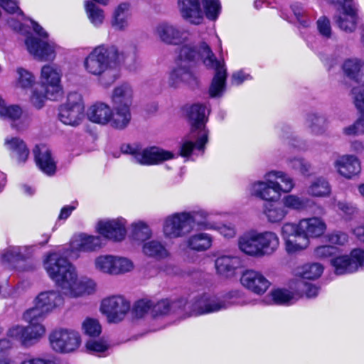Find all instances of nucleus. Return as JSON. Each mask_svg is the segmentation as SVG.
Returning a JSON list of instances; mask_svg holds the SVG:
<instances>
[{
	"mask_svg": "<svg viewBox=\"0 0 364 364\" xmlns=\"http://www.w3.org/2000/svg\"><path fill=\"white\" fill-rule=\"evenodd\" d=\"M317 30L321 36L324 38H330L332 29L330 20L326 16H321L316 22Z\"/></svg>",
	"mask_w": 364,
	"mask_h": 364,
	"instance_id": "58",
	"label": "nucleus"
},
{
	"mask_svg": "<svg viewBox=\"0 0 364 364\" xmlns=\"http://www.w3.org/2000/svg\"><path fill=\"white\" fill-rule=\"evenodd\" d=\"M263 213L271 223H279L287 215L288 210L278 203H266L263 206Z\"/></svg>",
	"mask_w": 364,
	"mask_h": 364,
	"instance_id": "43",
	"label": "nucleus"
},
{
	"mask_svg": "<svg viewBox=\"0 0 364 364\" xmlns=\"http://www.w3.org/2000/svg\"><path fill=\"white\" fill-rule=\"evenodd\" d=\"M43 267L65 296L77 299L92 295L97 290L94 279L80 276L76 267L58 252H51L45 256Z\"/></svg>",
	"mask_w": 364,
	"mask_h": 364,
	"instance_id": "2",
	"label": "nucleus"
},
{
	"mask_svg": "<svg viewBox=\"0 0 364 364\" xmlns=\"http://www.w3.org/2000/svg\"><path fill=\"white\" fill-rule=\"evenodd\" d=\"M306 123L311 132L315 134L323 133L326 127V118L316 113L309 114L306 117Z\"/></svg>",
	"mask_w": 364,
	"mask_h": 364,
	"instance_id": "50",
	"label": "nucleus"
},
{
	"mask_svg": "<svg viewBox=\"0 0 364 364\" xmlns=\"http://www.w3.org/2000/svg\"><path fill=\"white\" fill-rule=\"evenodd\" d=\"M35 83L36 77L32 73L23 68L16 70V88L27 90L32 88Z\"/></svg>",
	"mask_w": 364,
	"mask_h": 364,
	"instance_id": "48",
	"label": "nucleus"
},
{
	"mask_svg": "<svg viewBox=\"0 0 364 364\" xmlns=\"http://www.w3.org/2000/svg\"><path fill=\"white\" fill-rule=\"evenodd\" d=\"M112 114V108L103 102H96L91 105L86 112L87 119L92 123L109 125Z\"/></svg>",
	"mask_w": 364,
	"mask_h": 364,
	"instance_id": "32",
	"label": "nucleus"
},
{
	"mask_svg": "<svg viewBox=\"0 0 364 364\" xmlns=\"http://www.w3.org/2000/svg\"><path fill=\"white\" fill-rule=\"evenodd\" d=\"M0 6L8 13L17 14L23 17V13L14 0H0Z\"/></svg>",
	"mask_w": 364,
	"mask_h": 364,
	"instance_id": "64",
	"label": "nucleus"
},
{
	"mask_svg": "<svg viewBox=\"0 0 364 364\" xmlns=\"http://www.w3.org/2000/svg\"><path fill=\"white\" fill-rule=\"evenodd\" d=\"M130 236L132 240L145 242L152 236V230L149 225L143 220H137L131 224Z\"/></svg>",
	"mask_w": 364,
	"mask_h": 364,
	"instance_id": "45",
	"label": "nucleus"
},
{
	"mask_svg": "<svg viewBox=\"0 0 364 364\" xmlns=\"http://www.w3.org/2000/svg\"><path fill=\"white\" fill-rule=\"evenodd\" d=\"M183 244L191 250L204 252L211 247L213 237L205 232H198L187 237Z\"/></svg>",
	"mask_w": 364,
	"mask_h": 364,
	"instance_id": "38",
	"label": "nucleus"
},
{
	"mask_svg": "<svg viewBox=\"0 0 364 364\" xmlns=\"http://www.w3.org/2000/svg\"><path fill=\"white\" fill-rule=\"evenodd\" d=\"M93 267L99 273L113 276V255L97 256L93 260Z\"/></svg>",
	"mask_w": 364,
	"mask_h": 364,
	"instance_id": "47",
	"label": "nucleus"
},
{
	"mask_svg": "<svg viewBox=\"0 0 364 364\" xmlns=\"http://www.w3.org/2000/svg\"><path fill=\"white\" fill-rule=\"evenodd\" d=\"M134 267V263L130 258L113 255V276L129 273Z\"/></svg>",
	"mask_w": 364,
	"mask_h": 364,
	"instance_id": "46",
	"label": "nucleus"
},
{
	"mask_svg": "<svg viewBox=\"0 0 364 364\" xmlns=\"http://www.w3.org/2000/svg\"><path fill=\"white\" fill-rule=\"evenodd\" d=\"M301 289H297L296 282H293L290 289L277 288L272 289L267 298L277 305L289 306L294 304L302 296Z\"/></svg>",
	"mask_w": 364,
	"mask_h": 364,
	"instance_id": "27",
	"label": "nucleus"
},
{
	"mask_svg": "<svg viewBox=\"0 0 364 364\" xmlns=\"http://www.w3.org/2000/svg\"><path fill=\"white\" fill-rule=\"evenodd\" d=\"M20 364H57L53 356L45 355L43 357H28L21 362Z\"/></svg>",
	"mask_w": 364,
	"mask_h": 364,
	"instance_id": "61",
	"label": "nucleus"
},
{
	"mask_svg": "<svg viewBox=\"0 0 364 364\" xmlns=\"http://www.w3.org/2000/svg\"><path fill=\"white\" fill-rule=\"evenodd\" d=\"M185 305L186 301L183 299L171 302L168 299H161L158 301H152V309L151 316L156 317L168 314L171 311L178 313L179 314H185Z\"/></svg>",
	"mask_w": 364,
	"mask_h": 364,
	"instance_id": "35",
	"label": "nucleus"
},
{
	"mask_svg": "<svg viewBox=\"0 0 364 364\" xmlns=\"http://www.w3.org/2000/svg\"><path fill=\"white\" fill-rule=\"evenodd\" d=\"M323 267L318 263H309L297 267L294 269V275L300 279L299 280H313L318 278L323 273Z\"/></svg>",
	"mask_w": 364,
	"mask_h": 364,
	"instance_id": "42",
	"label": "nucleus"
},
{
	"mask_svg": "<svg viewBox=\"0 0 364 364\" xmlns=\"http://www.w3.org/2000/svg\"><path fill=\"white\" fill-rule=\"evenodd\" d=\"M36 162L39 168L46 174L50 176L56 171V164L51 156L50 149L46 145H37L33 149Z\"/></svg>",
	"mask_w": 364,
	"mask_h": 364,
	"instance_id": "34",
	"label": "nucleus"
},
{
	"mask_svg": "<svg viewBox=\"0 0 364 364\" xmlns=\"http://www.w3.org/2000/svg\"><path fill=\"white\" fill-rule=\"evenodd\" d=\"M134 97L132 87L128 83H122L112 90L109 99L114 107L131 108Z\"/></svg>",
	"mask_w": 364,
	"mask_h": 364,
	"instance_id": "33",
	"label": "nucleus"
},
{
	"mask_svg": "<svg viewBox=\"0 0 364 364\" xmlns=\"http://www.w3.org/2000/svg\"><path fill=\"white\" fill-rule=\"evenodd\" d=\"M136 58L134 47L119 52L114 46H101L87 56L84 67L88 73L100 76L99 82L102 87H109L119 77V65L130 64L135 62Z\"/></svg>",
	"mask_w": 364,
	"mask_h": 364,
	"instance_id": "3",
	"label": "nucleus"
},
{
	"mask_svg": "<svg viewBox=\"0 0 364 364\" xmlns=\"http://www.w3.org/2000/svg\"><path fill=\"white\" fill-rule=\"evenodd\" d=\"M105 243L101 235H91L80 233L75 235L70 241V249L73 252H92L104 247Z\"/></svg>",
	"mask_w": 364,
	"mask_h": 364,
	"instance_id": "24",
	"label": "nucleus"
},
{
	"mask_svg": "<svg viewBox=\"0 0 364 364\" xmlns=\"http://www.w3.org/2000/svg\"><path fill=\"white\" fill-rule=\"evenodd\" d=\"M209 213L201 208L181 211L166 216L162 225V232L166 239L183 237L198 226L200 229H211L213 225L208 218Z\"/></svg>",
	"mask_w": 364,
	"mask_h": 364,
	"instance_id": "4",
	"label": "nucleus"
},
{
	"mask_svg": "<svg viewBox=\"0 0 364 364\" xmlns=\"http://www.w3.org/2000/svg\"><path fill=\"white\" fill-rule=\"evenodd\" d=\"M237 243L239 250L245 255L262 257L273 255L278 250L280 241L274 232L250 230L240 235Z\"/></svg>",
	"mask_w": 364,
	"mask_h": 364,
	"instance_id": "7",
	"label": "nucleus"
},
{
	"mask_svg": "<svg viewBox=\"0 0 364 364\" xmlns=\"http://www.w3.org/2000/svg\"><path fill=\"white\" fill-rule=\"evenodd\" d=\"M296 282L297 289L303 290L302 296L305 295L308 298H313L317 296L318 289L316 286L307 283L304 280H297Z\"/></svg>",
	"mask_w": 364,
	"mask_h": 364,
	"instance_id": "59",
	"label": "nucleus"
},
{
	"mask_svg": "<svg viewBox=\"0 0 364 364\" xmlns=\"http://www.w3.org/2000/svg\"><path fill=\"white\" fill-rule=\"evenodd\" d=\"M333 166L340 176L348 180L358 176L362 170L359 158L349 154L338 156L333 162Z\"/></svg>",
	"mask_w": 364,
	"mask_h": 364,
	"instance_id": "22",
	"label": "nucleus"
},
{
	"mask_svg": "<svg viewBox=\"0 0 364 364\" xmlns=\"http://www.w3.org/2000/svg\"><path fill=\"white\" fill-rule=\"evenodd\" d=\"M132 115L131 108L114 107L109 125L116 129H124L129 126Z\"/></svg>",
	"mask_w": 364,
	"mask_h": 364,
	"instance_id": "39",
	"label": "nucleus"
},
{
	"mask_svg": "<svg viewBox=\"0 0 364 364\" xmlns=\"http://www.w3.org/2000/svg\"><path fill=\"white\" fill-rule=\"evenodd\" d=\"M85 9L87 18L93 26L98 27L103 23L105 18L104 11L95 3L86 1L85 2Z\"/></svg>",
	"mask_w": 364,
	"mask_h": 364,
	"instance_id": "49",
	"label": "nucleus"
},
{
	"mask_svg": "<svg viewBox=\"0 0 364 364\" xmlns=\"http://www.w3.org/2000/svg\"><path fill=\"white\" fill-rule=\"evenodd\" d=\"M18 246H9L4 249L1 255V262L4 264H11L17 261H20L19 252Z\"/></svg>",
	"mask_w": 364,
	"mask_h": 364,
	"instance_id": "56",
	"label": "nucleus"
},
{
	"mask_svg": "<svg viewBox=\"0 0 364 364\" xmlns=\"http://www.w3.org/2000/svg\"><path fill=\"white\" fill-rule=\"evenodd\" d=\"M81 329L84 334L90 337H97L102 332V326L99 321L90 317L84 319L81 324Z\"/></svg>",
	"mask_w": 364,
	"mask_h": 364,
	"instance_id": "52",
	"label": "nucleus"
},
{
	"mask_svg": "<svg viewBox=\"0 0 364 364\" xmlns=\"http://www.w3.org/2000/svg\"><path fill=\"white\" fill-rule=\"evenodd\" d=\"M331 191L328 181L323 178L318 177L314 179L306 188L309 196L315 198H324L330 195Z\"/></svg>",
	"mask_w": 364,
	"mask_h": 364,
	"instance_id": "41",
	"label": "nucleus"
},
{
	"mask_svg": "<svg viewBox=\"0 0 364 364\" xmlns=\"http://www.w3.org/2000/svg\"><path fill=\"white\" fill-rule=\"evenodd\" d=\"M62 292L55 290L42 291L36 297L34 302L47 314L54 312L64 304Z\"/></svg>",
	"mask_w": 364,
	"mask_h": 364,
	"instance_id": "28",
	"label": "nucleus"
},
{
	"mask_svg": "<svg viewBox=\"0 0 364 364\" xmlns=\"http://www.w3.org/2000/svg\"><path fill=\"white\" fill-rule=\"evenodd\" d=\"M151 309L152 300L141 299L135 304L133 314L136 318H142L147 314L151 315Z\"/></svg>",
	"mask_w": 364,
	"mask_h": 364,
	"instance_id": "54",
	"label": "nucleus"
},
{
	"mask_svg": "<svg viewBox=\"0 0 364 364\" xmlns=\"http://www.w3.org/2000/svg\"><path fill=\"white\" fill-rule=\"evenodd\" d=\"M331 264L337 275L354 273L360 267L364 269V250L356 248L349 255L334 257L331 259Z\"/></svg>",
	"mask_w": 364,
	"mask_h": 364,
	"instance_id": "16",
	"label": "nucleus"
},
{
	"mask_svg": "<svg viewBox=\"0 0 364 364\" xmlns=\"http://www.w3.org/2000/svg\"><path fill=\"white\" fill-rule=\"evenodd\" d=\"M344 73L364 86V61L357 58L346 60L343 64Z\"/></svg>",
	"mask_w": 364,
	"mask_h": 364,
	"instance_id": "37",
	"label": "nucleus"
},
{
	"mask_svg": "<svg viewBox=\"0 0 364 364\" xmlns=\"http://www.w3.org/2000/svg\"><path fill=\"white\" fill-rule=\"evenodd\" d=\"M109 346V344L105 340H90L86 343L87 350L93 353H104L108 350Z\"/></svg>",
	"mask_w": 364,
	"mask_h": 364,
	"instance_id": "60",
	"label": "nucleus"
},
{
	"mask_svg": "<svg viewBox=\"0 0 364 364\" xmlns=\"http://www.w3.org/2000/svg\"><path fill=\"white\" fill-rule=\"evenodd\" d=\"M338 6V14L335 21L338 26L346 32H353L357 25L356 9L351 0H326Z\"/></svg>",
	"mask_w": 364,
	"mask_h": 364,
	"instance_id": "18",
	"label": "nucleus"
},
{
	"mask_svg": "<svg viewBox=\"0 0 364 364\" xmlns=\"http://www.w3.org/2000/svg\"><path fill=\"white\" fill-rule=\"evenodd\" d=\"M202 4L206 17L210 20H215L221 11L219 0H202Z\"/></svg>",
	"mask_w": 364,
	"mask_h": 364,
	"instance_id": "53",
	"label": "nucleus"
},
{
	"mask_svg": "<svg viewBox=\"0 0 364 364\" xmlns=\"http://www.w3.org/2000/svg\"><path fill=\"white\" fill-rule=\"evenodd\" d=\"M242 304L239 294L232 292L220 297L205 293L196 296L191 303L185 305V314L187 316H198L215 313L226 309L232 305Z\"/></svg>",
	"mask_w": 364,
	"mask_h": 364,
	"instance_id": "9",
	"label": "nucleus"
},
{
	"mask_svg": "<svg viewBox=\"0 0 364 364\" xmlns=\"http://www.w3.org/2000/svg\"><path fill=\"white\" fill-rule=\"evenodd\" d=\"M177 6L182 18L189 23L198 25L203 22L199 0H177Z\"/></svg>",
	"mask_w": 364,
	"mask_h": 364,
	"instance_id": "30",
	"label": "nucleus"
},
{
	"mask_svg": "<svg viewBox=\"0 0 364 364\" xmlns=\"http://www.w3.org/2000/svg\"><path fill=\"white\" fill-rule=\"evenodd\" d=\"M52 349L59 353H70L76 350L80 345V333L70 328H58L49 335Z\"/></svg>",
	"mask_w": 364,
	"mask_h": 364,
	"instance_id": "14",
	"label": "nucleus"
},
{
	"mask_svg": "<svg viewBox=\"0 0 364 364\" xmlns=\"http://www.w3.org/2000/svg\"><path fill=\"white\" fill-rule=\"evenodd\" d=\"M215 266L220 275L228 277L235 274L241 266V261L238 257L223 255L215 259Z\"/></svg>",
	"mask_w": 364,
	"mask_h": 364,
	"instance_id": "36",
	"label": "nucleus"
},
{
	"mask_svg": "<svg viewBox=\"0 0 364 364\" xmlns=\"http://www.w3.org/2000/svg\"><path fill=\"white\" fill-rule=\"evenodd\" d=\"M122 150L124 153L131 155L134 162L143 166L159 164L174 157L171 151L156 146L141 148L137 145H126Z\"/></svg>",
	"mask_w": 364,
	"mask_h": 364,
	"instance_id": "12",
	"label": "nucleus"
},
{
	"mask_svg": "<svg viewBox=\"0 0 364 364\" xmlns=\"http://www.w3.org/2000/svg\"><path fill=\"white\" fill-rule=\"evenodd\" d=\"M352 95L354 104L361 113V117L353 124L343 129V132L346 136H358L364 134V88L362 87H353Z\"/></svg>",
	"mask_w": 364,
	"mask_h": 364,
	"instance_id": "26",
	"label": "nucleus"
},
{
	"mask_svg": "<svg viewBox=\"0 0 364 364\" xmlns=\"http://www.w3.org/2000/svg\"><path fill=\"white\" fill-rule=\"evenodd\" d=\"M46 333L44 326L36 325L33 327L14 325L7 331V337L11 341H16L23 346H31L38 341Z\"/></svg>",
	"mask_w": 364,
	"mask_h": 364,
	"instance_id": "19",
	"label": "nucleus"
},
{
	"mask_svg": "<svg viewBox=\"0 0 364 364\" xmlns=\"http://www.w3.org/2000/svg\"><path fill=\"white\" fill-rule=\"evenodd\" d=\"M312 203L311 199L295 194H288L282 198V204L286 210L301 211L311 207Z\"/></svg>",
	"mask_w": 364,
	"mask_h": 364,
	"instance_id": "44",
	"label": "nucleus"
},
{
	"mask_svg": "<svg viewBox=\"0 0 364 364\" xmlns=\"http://www.w3.org/2000/svg\"><path fill=\"white\" fill-rule=\"evenodd\" d=\"M207 112H208L204 105L198 104L193 105L188 109V115L191 128L188 138L181 144V156H189L193 149L203 152L208 138V131L205 127Z\"/></svg>",
	"mask_w": 364,
	"mask_h": 364,
	"instance_id": "8",
	"label": "nucleus"
},
{
	"mask_svg": "<svg viewBox=\"0 0 364 364\" xmlns=\"http://www.w3.org/2000/svg\"><path fill=\"white\" fill-rule=\"evenodd\" d=\"M4 146L12 159L18 164H24L30 155L26 143L18 136H8L4 139Z\"/></svg>",
	"mask_w": 364,
	"mask_h": 364,
	"instance_id": "29",
	"label": "nucleus"
},
{
	"mask_svg": "<svg viewBox=\"0 0 364 364\" xmlns=\"http://www.w3.org/2000/svg\"><path fill=\"white\" fill-rule=\"evenodd\" d=\"M22 109L16 105L8 104L0 96V118L11 122V127L18 132H22L29 126V119L21 117Z\"/></svg>",
	"mask_w": 364,
	"mask_h": 364,
	"instance_id": "23",
	"label": "nucleus"
},
{
	"mask_svg": "<svg viewBox=\"0 0 364 364\" xmlns=\"http://www.w3.org/2000/svg\"><path fill=\"white\" fill-rule=\"evenodd\" d=\"M338 249L331 245H322L316 247L314 250V255L318 258H327L336 255Z\"/></svg>",
	"mask_w": 364,
	"mask_h": 364,
	"instance_id": "62",
	"label": "nucleus"
},
{
	"mask_svg": "<svg viewBox=\"0 0 364 364\" xmlns=\"http://www.w3.org/2000/svg\"><path fill=\"white\" fill-rule=\"evenodd\" d=\"M292 11L297 19V21L304 27H308L310 25L311 20L306 17V11L299 6H293Z\"/></svg>",
	"mask_w": 364,
	"mask_h": 364,
	"instance_id": "63",
	"label": "nucleus"
},
{
	"mask_svg": "<svg viewBox=\"0 0 364 364\" xmlns=\"http://www.w3.org/2000/svg\"><path fill=\"white\" fill-rule=\"evenodd\" d=\"M154 34L160 41L167 45L190 44L196 48L200 46V43L195 45L189 41L190 35L186 30L166 21L159 23L154 27Z\"/></svg>",
	"mask_w": 364,
	"mask_h": 364,
	"instance_id": "13",
	"label": "nucleus"
},
{
	"mask_svg": "<svg viewBox=\"0 0 364 364\" xmlns=\"http://www.w3.org/2000/svg\"><path fill=\"white\" fill-rule=\"evenodd\" d=\"M333 208L343 217L350 218L357 213V208L351 203L345 201H336Z\"/></svg>",
	"mask_w": 364,
	"mask_h": 364,
	"instance_id": "55",
	"label": "nucleus"
},
{
	"mask_svg": "<svg viewBox=\"0 0 364 364\" xmlns=\"http://www.w3.org/2000/svg\"><path fill=\"white\" fill-rule=\"evenodd\" d=\"M130 310V304L123 296L113 295L103 299L100 311L110 323L122 321Z\"/></svg>",
	"mask_w": 364,
	"mask_h": 364,
	"instance_id": "15",
	"label": "nucleus"
},
{
	"mask_svg": "<svg viewBox=\"0 0 364 364\" xmlns=\"http://www.w3.org/2000/svg\"><path fill=\"white\" fill-rule=\"evenodd\" d=\"M132 12L131 5L129 3L123 2L118 4L114 9L110 24L116 31H124L130 26Z\"/></svg>",
	"mask_w": 364,
	"mask_h": 364,
	"instance_id": "31",
	"label": "nucleus"
},
{
	"mask_svg": "<svg viewBox=\"0 0 364 364\" xmlns=\"http://www.w3.org/2000/svg\"><path fill=\"white\" fill-rule=\"evenodd\" d=\"M208 222L213 225V228L211 229H205V230H217L223 237L227 239H230L235 237L237 232L234 225L230 224H223L221 225H218L215 223L210 221Z\"/></svg>",
	"mask_w": 364,
	"mask_h": 364,
	"instance_id": "57",
	"label": "nucleus"
},
{
	"mask_svg": "<svg viewBox=\"0 0 364 364\" xmlns=\"http://www.w3.org/2000/svg\"><path fill=\"white\" fill-rule=\"evenodd\" d=\"M295 187L294 178L279 170L267 171L262 179L252 181L247 186L250 196L267 202L277 201L284 193H291Z\"/></svg>",
	"mask_w": 364,
	"mask_h": 364,
	"instance_id": "5",
	"label": "nucleus"
},
{
	"mask_svg": "<svg viewBox=\"0 0 364 364\" xmlns=\"http://www.w3.org/2000/svg\"><path fill=\"white\" fill-rule=\"evenodd\" d=\"M48 314L41 311V309L37 306L35 302L34 307L28 309L23 314V318L25 321L29 323V327H33L36 325L43 326L41 322Z\"/></svg>",
	"mask_w": 364,
	"mask_h": 364,
	"instance_id": "51",
	"label": "nucleus"
},
{
	"mask_svg": "<svg viewBox=\"0 0 364 364\" xmlns=\"http://www.w3.org/2000/svg\"><path fill=\"white\" fill-rule=\"evenodd\" d=\"M202 60L208 69L215 70V74L209 88L210 95L220 97L225 90L227 70L223 60L216 59L209 46L202 42L198 47L190 44L183 46L179 51L176 65L168 75V84L173 88L183 84H189L195 80L191 71V63Z\"/></svg>",
	"mask_w": 364,
	"mask_h": 364,
	"instance_id": "1",
	"label": "nucleus"
},
{
	"mask_svg": "<svg viewBox=\"0 0 364 364\" xmlns=\"http://www.w3.org/2000/svg\"><path fill=\"white\" fill-rule=\"evenodd\" d=\"M281 236L288 254H296L303 251L309 247L310 243L308 238L301 233L293 222L283 224L281 228Z\"/></svg>",
	"mask_w": 364,
	"mask_h": 364,
	"instance_id": "17",
	"label": "nucleus"
},
{
	"mask_svg": "<svg viewBox=\"0 0 364 364\" xmlns=\"http://www.w3.org/2000/svg\"><path fill=\"white\" fill-rule=\"evenodd\" d=\"M30 23L34 33L29 34L25 40L27 50L38 60H54L60 47L49 39L48 32L37 22L31 20Z\"/></svg>",
	"mask_w": 364,
	"mask_h": 364,
	"instance_id": "10",
	"label": "nucleus"
},
{
	"mask_svg": "<svg viewBox=\"0 0 364 364\" xmlns=\"http://www.w3.org/2000/svg\"><path fill=\"white\" fill-rule=\"evenodd\" d=\"M85 118V102L82 95L70 92L67 95L65 102L58 109V119L65 125L77 127Z\"/></svg>",
	"mask_w": 364,
	"mask_h": 364,
	"instance_id": "11",
	"label": "nucleus"
},
{
	"mask_svg": "<svg viewBox=\"0 0 364 364\" xmlns=\"http://www.w3.org/2000/svg\"><path fill=\"white\" fill-rule=\"evenodd\" d=\"M142 252L146 256L156 259H163L169 256V252L165 245L157 240L145 242L142 246Z\"/></svg>",
	"mask_w": 364,
	"mask_h": 364,
	"instance_id": "40",
	"label": "nucleus"
},
{
	"mask_svg": "<svg viewBox=\"0 0 364 364\" xmlns=\"http://www.w3.org/2000/svg\"><path fill=\"white\" fill-rule=\"evenodd\" d=\"M63 73L56 64H46L41 68V87L31 90L30 101L37 109L42 108L47 100H56L63 94L61 78Z\"/></svg>",
	"mask_w": 364,
	"mask_h": 364,
	"instance_id": "6",
	"label": "nucleus"
},
{
	"mask_svg": "<svg viewBox=\"0 0 364 364\" xmlns=\"http://www.w3.org/2000/svg\"><path fill=\"white\" fill-rule=\"evenodd\" d=\"M294 225L309 241L322 236L327 228L324 220L317 216L300 219Z\"/></svg>",
	"mask_w": 364,
	"mask_h": 364,
	"instance_id": "25",
	"label": "nucleus"
},
{
	"mask_svg": "<svg viewBox=\"0 0 364 364\" xmlns=\"http://www.w3.org/2000/svg\"><path fill=\"white\" fill-rule=\"evenodd\" d=\"M127 220L123 218L100 220L96 231L104 238L114 241H122L127 235Z\"/></svg>",
	"mask_w": 364,
	"mask_h": 364,
	"instance_id": "20",
	"label": "nucleus"
},
{
	"mask_svg": "<svg viewBox=\"0 0 364 364\" xmlns=\"http://www.w3.org/2000/svg\"><path fill=\"white\" fill-rule=\"evenodd\" d=\"M243 287L256 295H263L269 289L271 282L260 271L247 269L240 277Z\"/></svg>",
	"mask_w": 364,
	"mask_h": 364,
	"instance_id": "21",
	"label": "nucleus"
}]
</instances>
